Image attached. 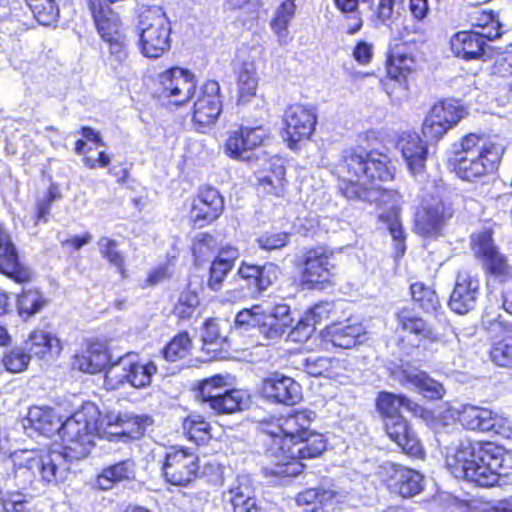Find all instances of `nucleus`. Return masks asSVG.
<instances>
[{
  "mask_svg": "<svg viewBox=\"0 0 512 512\" xmlns=\"http://www.w3.org/2000/svg\"><path fill=\"white\" fill-rule=\"evenodd\" d=\"M0 272L17 283L30 281L32 273L18 256L9 231L0 224Z\"/></svg>",
  "mask_w": 512,
  "mask_h": 512,
  "instance_id": "22",
  "label": "nucleus"
},
{
  "mask_svg": "<svg viewBox=\"0 0 512 512\" xmlns=\"http://www.w3.org/2000/svg\"><path fill=\"white\" fill-rule=\"evenodd\" d=\"M25 343L31 357L40 360L58 357L62 351V344L57 335L44 329L33 330Z\"/></svg>",
  "mask_w": 512,
  "mask_h": 512,
  "instance_id": "32",
  "label": "nucleus"
},
{
  "mask_svg": "<svg viewBox=\"0 0 512 512\" xmlns=\"http://www.w3.org/2000/svg\"><path fill=\"white\" fill-rule=\"evenodd\" d=\"M152 423L151 417L131 412L107 411L103 415L96 404L85 402L63 426L67 455L71 459L86 457L96 435L110 440L139 439Z\"/></svg>",
  "mask_w": 512,
  "mask_h": 512,
  "instance_id": "2",
  "label": "nucleus"
},
{
  "mask_svg": "<svg viewBox=\"0 0 512 512\" xmlns=\"http://www.w3.org/2000/svg\"><path fill=\"white\" fill-rule=\"evenodd\" d=\"M26 2L41 25L49 26L58 20L59 8L55 0H26Z\"/></svg>",
  "mask_w": 512,
  "mask_h": 512,
  "instance_id": "47",
  "label": "nucleus"
},
{
  "mask_svg": "<svg viewBox=\"0 0 512 512\" xmlns=\"http://www.w3.org/2000/svg\"><path fill=\"white\" fill-rule=\"evenodd\" d=\"M202 341V351L206 353L207 360L212 361L224 357L226 338L221 335L219 325L215 319H209L205 322Z\"/></svg>",
  "mask_w": 512,
  "mask_h": 512,
  "instance_id": "38",
  "label": "nucleus"
},
{
  "mask_svg": "<svg viewBox=\"0 0 512 512\" xmlns=\"http://www.w3.org/2000/svg\"><path fill=\"white\" fill-rule=\"evenodd\" d=\"M330 310L331 305L329 303H319L307 311L304 314V317L309 318V322L313 323V326L315 327L317 324L329 317Z\"/></svg>",
  "mask_w": 512,
  "mask_h": 512,
  "instance_id": "63",
  "label": "nucleus"
},
{
  "mask_svg": "<svg viewBox=\"0 0 512 512\" xmlns=\"http://www.w3.org/2000/svg\"><path fill=\"white\" fill-rule=\"evenodd\" d=\"M195 95L193 121L203 127L214 124L222 111L219 83L215 80H208Z\"/></svg>",
  "mask_w": 512,
  "mask_h": 512,
  "instance_id": "19",
  "label": "nucleus"
},
{
  "mask_svg": "<svg viewBox=\"0 0 512 512\" xmlns=\"http://www.w3.org/2000/svg\"><path fill=\"white\" fill-rule=\"evenodd\" d=\"M334 254L323 247L307 251L304 260L302 282L308 288H316L329 283L334 276Z\"/></svg>",
  "mask_w": 512,
  "mask_h": 512,
  "instance_id": "18",
  "label": "nucleus"
},
{
  "mask_svg": "<svg viewBox=\"0 0 512 512\" xmlns=\"http://www.w3.org/2000/svg\"><path fill=\"white\" fill-rule=\"evenodd\" d=\"M135 463L127 459L103 469L97 478V485L102 490L111 489L114 484L134 478Z\"/></svg>",
  "mask_w": 512,
  "mask_h": 512,
  "instance_id": "37",
  "label": "nucleus"
},
{
  "mask_svg": "<svg viewBox=\"0 0 512 512\" xmlns=\"http://www.w3.org/2000/svg\"><path fill=\"white\" fill-rule=\"evenodd\" d=\"M413 63V59L404 51L392 52L386 61V73L392 80L398 83V89L402 93L406 91L402 80L405 79L406 73L412 69Z\"/></svg>",
  "mask_w": 512,
  "mask_h": 512,
  "instance_id": "43",
  "label": "nucleus"
},
{
  "mask_svg": "<svg viewBox=\"0 0 512 512\" xmlns=\"http://www.w3.org/2000/svg\"><path fill=\"white\" fill-rule=\"evenodd\" d=\"M392 141L402 153L408 168L414 174L421 172L425 167L427 147L415 132L404 131L396 135Z\"/></svg>",
  "mask_w": 512,
  "mask_h": 512,
  "instance_id": "31",
  "label": "nucleus"
},
{
  "mask_svg": "<svg viewBox=\"0 0 512 512\" xmlns=\"http://www.w3.org/2000/svg\"><path fill=\"white\" fill-rule=\"evenodd\" d=\"M423 476L412 469L390 463L386 466V488L402 498L412 497L423 490Z\"/></svg>",
  "mask_w": 512,
  "mask_h": 512,
  "instance_id": "23",
  "label": "nucleus"
},
{
  "mask_svg": "<svg viewBox=\"0 0 512 512\" xmlns=\"http://www.w3.org/2000/svg\"><path fill=\"white\" fill-rule=\"evenodd\" d=\"M224 202L219 192L214 188L201 189L193 199L190 217L195 225L200 227L216 220L223 212Z\"/></svg>",
  "mask_w": 512,
  "mask_h": 512,
  "instance_id": "26",
  "label": "nucleus"
},
{
  "mask_svg": "<svg viewBox=\"0 0 512 512\" xmlns=\"http://www.w3.org/2000/svg\"><path fill=\"white\" fill-rule=\"evenodd\" d=\"M98 245L101 255L106 258L109 263L121 270L124 264V257L118 250L117 242L103 237L99 240Z\"/></svg>",
  "mask_w": 512,
  "mask_h": 512,
  "instance_id": "54",
  "label": "nucleus"
},
{
  "mask_svg": "<svg viewBox=\"0 0 512 512\" xmlns=\"http://www.w3.org/2000/svg\"><path fill=\"white\" fill-rule=\"evenodd\" d=\"M396 321V332L400 334L405 349L418 347L424 341L438 340L432 326L409 307H404L396 313Z\"/></svg>",
  "mask_w": 512,
  "mask_h": 512,
  "instance_id": "17",
  "label": "nucleus"
},
{
  "mask_svg": "<svg viewBox=\"0 0 512 512\" xmlns=\"http://www.w3.org/2000/svg\"><path fill=\"white\" fill-rule=\"evenodd\" d=\"M336 495L337 493L329 488H311L299 493L296 502L300 506H307V511H315L317 506L331 504Z\"/></svg>",
  "mask_w": 512,
  "mask_h": 512,
  "instance_id": "45",
  "label": "nucleus"
},
{
  "mask_svg": "<svg viewBox=\"0 0 512 512\" xmlns=\"http://www.w3.org/2000/svg\"><path fill=\"white\" fill-rule=\"evenodd\" d=\"M259 77L253 63H244L237 76L238 103L248 104L256 96Z\"/></svg>",
  "mask_w": 512,
  "mask_h": 512,
  "instance_id": "39",
  "label": "nucleus"
},
{
  "mask_svg": "<svg viewBox=\"0 0 512 512\" xmlns=\"http://www.w3.org/2000/svg\"><path fill=\"white\" fill-rule=\"evenodd\" d=\"M291 309L286 304L262 306L260 333L268 340L279 341L293 325Z\"/></svg>",
  "mask_w": 512,
  "mask_h": 512,
  "instance_id": "25",
  "label": "nucleus"
},
{
  "mask_svg": "<svg viewBox=\"0 0 512 512\" xmlns=\"http://www.w3.org/2000/svg\"><path fill=\"white\" fill-rule=\"evenodd\" d=\"M97 31L104 42L109 45V51L117 61L126 60V36L119 15L103 0H89Z\"/></svg>",
  "mask_w": 512,
  "mask_h": 512,
  "instance_id": "12",
  "label": "nucleus"
},
{
  "mask_svg": "<svg viewBox=\"0 0 512 512\" xmlns=\"http://www.w3.org/2000/svg\"><path fill=\"white\" fill-rule=\"evenodd\" d=\"M288 241L289 235L284 232H269L257 238L260 248L268 251L283 248Z\"/></svg>",
  "mask_w": 512,
  "mask_h": 512,
  "instance_id": "59",
  "label": "nucleus"
},
{
  "mask_svg": "<svg viewBox=\"0 0 512 512\" xmlns=\"http://www.w3.org/2000/svg\"><path fill=\"white\" fill-rule=\"evenodd\" d=\"M31 355L26 353L23 348L15 347L4 354L2 363L5 369L11 373H21L29 365Z\"/></svg>",
  "mask_w": 512,
  "mask_h": 512,
  "instance_id": "50",
  "label": "nucleus"
},
{
  "mask_svg": "<svg viewBox=\"0 0 512 512\" xmlns=\"http://www.w3.org/2000/svg\"><path fill=\"white\" fill-rule=\"evenodd\" d=\"M138 47L143 56L159 58L170 50L171 25L159 7L145 8L139 17Z\"/></svg>",
  "mask_w": 512,
  "mask_h": 512,
  "instance_id": "9",
  "label": "nucleus"
},
{
  "mask_svg": "<svg viewBox=\"0 0 512 512\" xmlns=\"http://www.w3.org/2000/svg\"><path fill=\"white\" fill-rule=\"evenodd\" d=\"M227 497L233 512H259L251 481L247 476L237 478L236 484L228 490Z\"/></svg>",
  "mask_w": 512,
  "mask_h": 512,
  "instance_id": "35",
  "label": "nucleus"
},
{
  "mask_svg": "<svg viewBox=\"0 0 512 512\" xmlns=\"http://www.w3.org/2000/svg\"><path fill=\"white\" fill-rule=\"evenodd\" d=\"M305 371L311 376H325L330 379H338L344 365L341 361L319 356H310L305 359Z\"/></svg>",
  "mask_w": 512,
  "mask_h": 512,
  "instance_id": "41",
  "label": "nucleus"
},
{
  "mask_svg": "<svg viewBox=\"0 0 512 512\" xmlns=\"http://www.w3.org/2000/svg\"><path fill=\"white\" fill-rule=\"evenodd\" d=\"M262 315V306L255 305L249 309H243L240 311L235 318V323L239 327H254L258 326L260 329Z\"/></svg>",
  "mask_w": 512,
  "mask_h": 512,
  "instance_id": "60",
  "label": "nucleus"
},
{
  "mask_svg": "<svg viewBox=\"0 0 512 512\" xmlns=\"http://www.w3.org/2000/svg\"><path fill=\"white\" fill-rule=\"evenodd\" d=\"M213 238L207 234L199 235L193 243V254L197 259L202 258L211 250Z\"/></svg>",
  "mask_w": 512,
  "mask_h": 512,
  "instance_id": "64",
  "label": "nucleus"
},
{
  "mask_svg": "<svg viewBox=\"0 0 512 512\" xmlns=\"http://www.w3.org/2000/svg\"><path fill=\"white\" fill-rule=\"evenodd\" d=\"M502 149L481 135L468 134L452 159L456 175L464 181H474L491 173L500 161Z\"/></svg>",
  "mask_w": 512,
  "mask_h": 512,
  "instance_id": "5",
  "label": "nucleus"
},
{
  "mask_svg": "<svg viewBox=\"0 0 512 512\" xmlns=\"http://www.w3.org/2000/svg\"><path fill=\"white\" fill-rule=\"evenodd\" d=\"M296 11L295 0H285L277 8L271 21V28L278 37L279 43H286L289 36L288 25Z\"/></svg>",
  "mask_w": 512,
  "mask_h": 512,
  "instance_id": "44",
  "label": "nucleus"
},
{
  "mask_svg": "<svg viewBox=\"0 0 512 512\" xmlns=\"http://www.w3.org/2000/svg\"><path fill=\"white\" fill-rule=\"evenodd\" d=\"M402 376L405 383L414 387L425 398L438 400L445 395L444 386L424 371L407 368L402 371Z\"/></svg>",
  "mask_w": 512,
  "mask_h": 512,
  "instance_id": "36",
  "label": "nucleus"
},
{
  "mask_svg": "<svg viewBox=\"0 0 512 512\" xmlns=\"http://www.w3.org/2000/svg\"><path fill=\"white\" fill-rule=\"evenodd\" d=\"M484 268L501 281L508 280L512 275V266L505 255L499 251L483 262Z\"/></svg>",
  "mask_w": 512,
  "mask_h": 512,
  "instance_id": "51",
  "label": "nucleus"
},
{
  "mask_svg": "<svg viewBox=\"0 0 512 512\" xmlns=\"http://www.w3.org/2000/svg\"><path fill=\"white\" fill-rule=\"evenodd\" d=\"M492 362L501 367H512V343L498 342L491 351Z\"/></svg>",
  "mask_w": 512,
  "mask_h": 512,
  "instance_id": "57",
  "label": "nucleus"
},
{
  "mask_svg": "<svg viewBox=\"0 0 512 512\" xmlns=\"http://www.w3.org/2000/svg\"><path fill=\"white\" fill-rule=\"evenodd\" d=\"M411 295L414 302L425 312H435L440 306L439 299L434 290L417 282L411 285Z\"/></svg>",
  "mask_w": 512,
  "mask_h": 512,
  "instance_id": "48",
  "label": "nucleus"
},
{
  "mask_svg": "<svg viewBox=\"0 0 512 512\" xmlns=\"http://www.w3.org/2000/svg\"><path fill=\"white\" fill-rule=\"evenodd\" d=\"M479 285L478 278L469 271H460L449 300L451 310L458 314H466L472 310L476 305Z\"/></svg>",
  "mask_w": 512,
  "mask_h": 512,
  "instance_id": "29",
  "label": "nucleus"
},
{
  "mask_svg": "<svg viewBox=\"0 0 512 512\" xmlns=\"http://www.w3.org/2000/svg\"><path fill=\"white\" fill-rule=\"evenodd\" d=\"M158 82L161 96L175 106L186 105L197 92L195 74L179 66L160 73Z\"/></svg>",
  "mask_w": 512,
  "mask_h": 512,
  "instance_id": "14",
  "label": "nucleus"
},
{
  "mask_svg": "<svg viewBox=\"0 0 512 512\" xmlns=\"http://www.w3.org/2000/svg\"><path fill=\"white\" fill-rule=\"evenodd\" d=\"M403 197L398 190L386 188V209L389 206V215H386V229L392 238L394 246V258H401L406 251V232L400 221L401 205Z\"/></svg>",
  "mask_w": 512,
  "mask_h": 512,
  "instance_id": "28",
  "label": "nucleus"
},
{
  "mask_svg": "<svg viewBox=\"0 0 512 512\" xmlns=\"http://www.w3.org/2000/svg\"><path fill=\"white\" fill-rule=\"evenodd\" d=\"M487 38L475 31H460L451 38L455 56L465 60L479 59L485 52Z\"/></svg>",
  "mask_w": 512,
  "mask_h": 512,
  "instance_id": "33",
  "label": "nucleus"
},
{
  "mask_svg": "<svg viewBox=\"0 0 512 512\" xmlns=\"http://www.w3.org/2000/svg\"><path fill=\"white\" fill-rule=\"evenodd\" d=\"M229 374H218L198 383L200 399L217 414H231L243 409L249 401V394L234 389Z\"/></svg>",
  "mask_w": 512,
  "mask_h": 512,
  "instance_id": "10",
  "label": "nucleus"
},
{
  "mask_svg": "<svg viewBox=\"0 0 512 512\" xmlns=\"http://www.w3.org/2000/svg\"><path fill=\"white\" fill-rule=\"evenodd\" d=\"M453 213L451 203L441 195L424 197L415 215L416 233L423 237L439 236Z\"/></svg>",
  "mask_w": 512,
  "mask_h": 512,
  "instance_id": "13",
  "label": "nucleus"
},
{
  "mask_svg": "<svg viewBox=\"0 0 512 512\" xmlns=\"http://www.w3.org/2000/svg\"><path fill=\"white\" fill-rule=\"evenodd\" d=\"M471 25L479 30L487 40H494L501 36V24L492 11L475 10L470 14Z\"/></svg>",
  "mask_w": 512,
  "mask_h": 512,
  "instance_id": "42",
  "label": "nucleus"
},
{
  "mask_svg": "<svg viewBox=\"0 0 512 512\" xmlns=\"http://www.w3.org/2000/svg\"><path fill=\"white\" fill-rule=\"evenodd\" d=\"M31 58V53L26 43L20 40L12 43L9 50V61L16 69H21L22 63L28 62Z\"/></svg>",
  "mask_w": 512,
  "mask_h": 512,
  "instance_id": "61",
  "label": "nucleus"
},
{
  "mask_svg": "<svg viewBox=\"0 0 512 512\" xmlns=\"http://www.w3.org/2000/svg\"><path fill=\"white\" fill-rule=\"evenodd\" d=\"M157 373V366L153 361L127 353L116 358L106 369L103 387L107 391H115L129 385L134 389H145L152 383Z\"/></svg>",
  "mask_w": 512,
  "mask_h": 512,
  "instance_id": "8",
  "label": "nucleus"
},
{
  "mask_svg": "<svg viewBox=\"0 0 512 512\" xmlns=\"http://www.w3.org/2000/svg\"><path fill=\"white\" fill-rule=\"evenodd\" d=\"M67 418L61 425V419L55 411L45 406H32L23 419V427L30 434V431L42 435L51 436L58 432L62 439V451H50L41 454L36 450H18L13 452L7 465L13 466V476L16 485L21 489L31 486L39 477L42 481L51 483L64 479L68 470L67 460L72 461L67 455V449L62 435L64 424L70 419Z\"/></svg>",
  "mask_w": 512,
  "mask_h": 512,
  "instance_id": "3",
  "label": "nucleus"
},
{
  "mask_svg": "<svg viewBox=\"0 0 512 512\" xmlns=\"http://www.w3.org/2000/svg\"><path fill=\"white\" fill-rule=\"evenodd\" d=\"M48 303L43 293L36 288H24L18 295L16 308L21 318L27 320L39 313Z\"/></svg>",
  "mask_w": 512,
  "mask_h": 512,
  "instance_id": "40",
  "label": "nucleus"
},
{
  "mask_svg": "<svg viewBox=\"0 0 512 512\" xmlns=\"http://www.w3.org/2000/svg\"><path fill=\"white\" fill-rule=\"evenodd\" d=\"M183 429L189 440L198 445L205 444L211 439V426L201 415L193 414L185 418Z\"/></svg>",
  "mask_w": 512,
  "mask_h": 512,
  "instance_id": "46",
  "label": "nucleus"
},
{
  "mask_svg": "<svg viewBox=\"0 0 512 512\" xmlns=\"http://www.w3.org/2000/svg\"><path fill=\"white\" fill-rule=\"evenodd\" d=\"M316 123L317 114L311 106L293 104L285 112L286 132L291 142L309 139Z\"/></svg>",
  "mask_w": 512,
  "mask_h": 512,
  "instance_id": "24",
  "label": "nucleus"
},
{
  "mask_svg": "<svg viewBox=\"0 0 512 512\" xmlns=\"http://www.w3.org/2000/svg\"><path fill=\"white\" fill-rule=\"evenodd\" d=\"M191 348V339L187 333H180L175 336L165 347L164 357L166 360L174 362L177 359L184 358Z\"/></svg>",
  "mask_w": 512,
  "mask_h": 512,
  "instance_id": "53",
  "label": "nucleus"
},
{
  "mask_svg": "<svg viewBox=\"0 0 512 512\" xmlns=\"http://www.w3.org/2000/svg\"><path fill=\"white\" fill-rule=\"evenodd\" d=\"M450 473L481 487H492L512 471V455L493 443L460 441L446 448Z\"/></svg>",
  "mask_w": 512,
  "mask_h": 512,
  "instance_id": "4",
  "label": "nucleus"
},
{
  "mask_svg": "<svg viewBox=\"0 0 512 512\" xmlns=\"http://www.w3.org/2000/svg\"><path fill=\"white\" fill-rule=\"evenodd\" d=\"M351 55L359 65L366 66L373 59L374 47L367 41H358L353 47Z\"/></svg>",
  "mask_w": 512,
  "mask_h": 512,
  "instance_id": "62",
  "label": "nucleus"
},
{
  "mask_svg": "<svg viewBox=\"0 0 512 512\" xmlns=\"http://www.w3.org/2000/svg\"><path fill=\"white\" fill-rule=\"evenodd\" d=\"M381 157V154L376 157L355 149L345 151L340 167L343 182L340 189L347 198L359 197L362 188H381L384 167Z\"/></svg>",
  "mask_w": 512,
  "mask_h": 512,
  "instance_id": "6",
  "label": "nucleus"
},
{
  "mask_svg": "<svg viewBox=\"0 0 512 512\" xmlns=\"http://www.w3.org/2000/svg\"><path fill=\"white\" fill-rule=\"evenodd\" d=\"M315 416L313 411L302 409L260 421L261 431L272 438L270 464L263 468L270 483L284 484L287 478L302 473L300 460L319 457L326 450L324 436L310 429Z\"/></svg>",
  "mask_w": 512,
  "mask_h": 512,
  "instance_id": "1",
  "label": "nucleus"
},
{
  "mask_svg": "<svg viewBox=\"0 0 512 512\" xmlns=\"http://www.w3.org/2000/svg\"><path fill=\"white\" fill-rule=\"evenodd\" d=\"M279 268L272 264L266 263L259 267V273L255 281V285L259 291H265L270 287L278 278Z\"/></svg>",
  "mask_w": 512,
  "mask_h": 512,
  "instance_id": "58",
  "label": "nucleus"
},
{
  "mask_svg": "<svg viewBox=\"0 0 512 512\" xmlns=\"http://www.w3.org/2000/svg\"><path fill=\"white\" fill-rule=\"evenodd\" d=\"M459 421L469 430L494 431L509 436L510 430L501 431L506 420L492 411L473 405H465L459 412Z\"/></svg>",
  "mask_w": 512,
  "mask_h": 512,
  "instance_id": "30",
  "label": "nucleus"
},
{
  "mask_svg": "<svg viewBox=\"0 0 512 512\" xmlns=\"http://www.w3.org/2000/svg\"><path fill=\"white\" fill-rule=\"evenodd\" d=\"M199 304L198 294L194 291L186 290L180 294L175 304L174 315L181 320L190 319L196 314Z\"/></svg>",
  "mask_w": 512,
  "mask_h": 512,
  "instance_id": "49",
  "label": "nucleus"
},
{
  "mask_svg": "<svg viewBox=\"0 0 512 512\" xmlns=\"http://www.w3.org/2000/svg\"><path fill=\"white\" fill-rule=\"evenodd\" d=\"M471 244L475 256L482 259L483 262L498 252L489 231L474 234L471 238Z\"/></svg>",
  "mask_w": 512,
  "mask_h": 512,
  "instance_id": "52",
  "label": "nucleus"
},
{
  "mask_svg": "<svg viewBox=\"0 0 512 512\" xmlns=\"http://www.w3.org/2000/svg\"><path fill=\"white\" fill-rule=\"evenodd\" d=\"M199 471V457L189 448L173 446L165 456L164 477L172 485L185 486Z\"/></svg>",
  "mask_w": 512,
  "mask_h": 512,
  "instance_id": "16",
  "label": "nucleus"
},
{
  "mask_svg": "<svg viewBox=\"0 0 512 512\" xmlns=\"http://www.w3.org/2000/svg\"><path fill=\"white\" fill-rule=\"evenodd\" d=\"M321 334L324 341L343 349H350L365 340L364 329L359 324H333L326 327Z\"/></svg>",
  "mask_w": 512,
  "mask_h": 512,
  "instance_id": "34",
  "label": "nucleus"
},
{
  "mask_svg": "<svg viewBox=\"0 0 512 512\" xmlns=\"http://www.w3.org/2000/svg\"><path fill=\"white\" fill-rule=\"evenodd\" d=\"M314 330L313 323L309 322V318L303 316L294 327H291L286 340L293 343H303L310 338Z\"/></svg>",
  "mask_w": 512,
  "mask_h": 512,
  "instance_id": "56",
  "label": "nucleus"
},
{
  "mask_svg": "<svg viewBox=\"0 0 512 512\" xmlns=\"http://www.w3.org/2000/svg\"><path fill=\"white\" fill-rule=\"evenodd\" d=\"M231 270L232 267L214 259L209 271L208 287L212 291H219L222 287L223 281Z\"/></svg>",
  "mask_w": 512,
  "mask_h": 512,
  "instance_id": "55",
  "label": "nucleus"
},
{
  "mask_svg": "<svg viewBox=\"0 0 512 512\" xmlns=\"http://www.w3.org/2000/svg\"><path fill=\"white\" fill-rule=\"evenodd\" d=\"M465 115V108L457 101H440L434 104L426 115L422 133L427 139L438 141Z\"/></svg>",
  "mask_w": 512,
  "mask_h": 512,
  "instance_id": "15",
  "label": "nucleus"
},
{
  "mask_svg": "<svg viewBox=\"0 0 512 512\" xmlns=\"http://www.w3.org/2000/svg\"><path fill=\"white\" fill-rule=\"evenodd\" d=\"M108 343L104 340L89 341L86 346L73 357L72 367L87 374H97L113 363Z\"/></svg>",
  "mask_w": 512,
  "mask_h": 512,
  "instance_id": "21",
  "label": "nucleus"
},
{
  "mask_svg": "<svg viewBox=\"0 0 512 512\" xmlns=\"http://www.w3.org/2000/svg\"><path fill=\"white\" fill-rule=\"evenodd\" d=\"M420 410L421 407L410 399L386 392V434L411 457L421 456L423 448L401 413L407 411L417 415Z\"/></svg>",
  "mask_w": 512,
  "mask_h": 512,
  "instance_id": "7",
  "label": "nucleus"
},
{
  "mask_svg": "<svg viewBox=\"0 0 512 512\" xmlns=\"http://www.w3.org/2000/svg\"><path fill=\"white\" fill-rule=\"evenodd\" d=\"M261 396L268 402L295 405L302 398L301 386L291 377L274 373L262 381Z\"/></svg>",
  "mask_w": 512,
  "mask_h": 512,
  "instance_id": "20",
  "label": "nucleus"
},
{
  "mask_svg": "<svg viewBox=\"0 0 512 512\" xmlns=\"http://www.w3.org/2000/svg\"><path fill=\"white\" fill-rule=\"evenodd\" d=\"M253 168L257 170L259 186L265 193L277 197L284 195L286 190L285 167L280 158L267 155Z\"/></svg>",
  "mask_w": 512,
  "mask_h": 512,
  "instance_id": "27",
  "label": "nucleus"
},
{
  "mask_svg": "<svg viewBox=\"0 0 512 512\" xmlns=\"http://www.w3.org/2000/svg\"><path fill=\"white\" fill-rule=\"evenodd\" d=\"M269 139V132L261 127L240 126L228 133L223 150L233 160L249 163L252 168L267 156L259 150Z\"/></svg>",
  "mask_w": 512,
  "mask_h": 512,
  "instance_id": "11",
  "label": "nucleus"
}]
</instances>
